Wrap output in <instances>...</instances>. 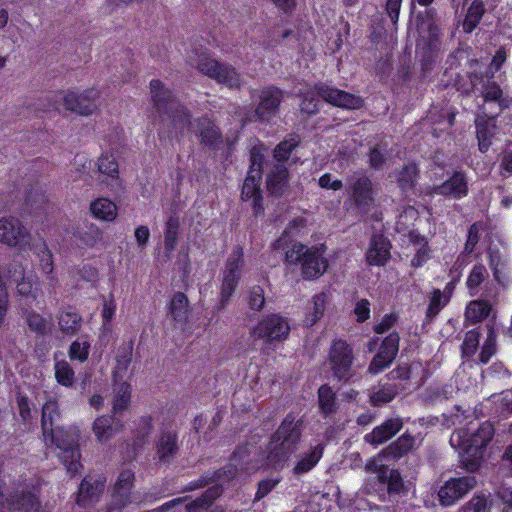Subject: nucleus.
Returning <instances> with one entry per match:
<instances>
[{"mask_svg": "<svg viewBox=\"0 0 512 512\" xmlns=\"http://www.w3.org/2000/svg\"><path fill=\"white\" fill-rule=\"evenodd\" d=\"M153 106L159 113L163 122L181 134L193 132L201 139L203 145L214 147L220 141L218 128L206 117L200 118L196 123L190 120L188 110L172 98L161 81L150 82Z\"/></svg>", "mask_w": 512, "mask_h": 512, "instance_id": "1", "label": "nucleus"}, {"mask_svg": "<svg viewBox=\"0 0 512 512\" xmlns=\"http://www.w3.org/2000/svg\"><path fill=\"white\" fill-rule=\"evenodd\" d=\"M59 419L60 412L57 402L53 399L46 400L42 408L41 419L44 439L46 443L50 441L52 445H55L59 460L71 475H75L82 467L78 449L80 432L77 428L67 430L61 428L58 426Z\"/></svg>", "mask_w": 512, "mask_h": 512, "instance_id": "2", "label": "nucleus"}, {"mask_svg": "<svg viewBox=\"0 0 512 512\" xmlns=\"http://www.w3.org/2000/svg\"><path fill=\"white\" fill-rule=\"evenodd\" d=\"M302 436V422L288 414L274 432L268 445L265 468H281L296 451Z\"/></svg>", "mask_w": 512, "mask_h": 512, "instance_id": "3", "label": "nucleus"}, {"mask_svg": "<svg viewBox=\"0 0 512 512\" xmlns=\"http://www.w3.org/2000/svg\"><path fill=\"white\" fill-rule=\"evenodd\" d=\"M493 435L494 428L490 422L482 423L476 430H471V433L458 430L451 435L450 443L462 450L461 463L467 471L474 472L479 469L484 449Z\"/></svg>", "mask_w": 512, "mask_h": 512, "instance_id": "4", "label": "nucleus"}, {"mask_svg": "<svg viewBox=\"0 0 512 512\" xmlns=\"http://www.w3.org/2000/svg\"><path fill=\"white\" fill-rule=\"evenodd\" d=\"M302 97L301 110L307 114H314L318 111V98L346 109H359L362 106V99L360 97L325 86L308 88L302 93Z\"/></svg>", "mask_w": 512, "mask_h": 512, "instance_id": "5", "label": "nucleus"}, {"mask_svg": "<svg viewBox=\"0 0 512 512\" xmlns=\"http://www.w3.org/2000/svg\"><path fill=\"white\" fill-rule=\"evenodd\" d=\"M286 261L289 264H301L302 275L306 279L320 277L328 266L319 248L307 247L301 243H294L291 246L286 252Z\"/></svg>", "mask_w": 512, "mask_h": 512, "instance_id": "6", "label": "nucleus"}, {"mask_svg": "<svg viewBox=\"0 0 512 512\" xmlns=\"http://www.w3.org/2000/svg\"><path fill=\"white\" fill-rule=\"evenodd\" d=\"M190 64L202 74L216 80L218 83L230 88L239 87L241 84L240 74L230 65L220 64L217 60L206 54L199 55L197 61L190 58Z\"/></svg>", "mask_w": 512, "mask_h": 512, "instance_id": "7", "label": "nucleus"}, {"mask_svg": "<svg viewBox=\"0 0 512 512\" xmlns=\"http://www.w3.org/2000/svg\"><path fill=\"white\" fill-rule=\"evenodd\" d=\"M289 333L288 320L279 314L264 317L250 330V335L254 339L264 340L268 343L283 342Z\"/></svg>", "mask_w": 512, "mask_h": 512, "instance_id": "8", "label": "nucleus"}, {"mask_svg": "<svg viewBox=\"0 0 512 512\" xmlns=\"http://www.w3.org/2000/svg\"><path fill=\"white\" fill-rule=\"evenodd\" d=\"M0 243L24 251L31 248L32 235L19 219L3 217L0 219Z\"/></svg>", "mask_w": 512, "mask_h": 512, "instance_id": "9", "label": "nucleus"}, {"mask_svg": "<svg viewBox=\"0 0 512 512\" xmlns=\"http://www.w3.org/2000/svg\"><path fill=\"white\" fill-rule=\"evenodd\" d=\"M135 480L134 472L131 469L122 470L115 483L112 507L109 512L123 509L129 506H137L141 501L139 492L131 491Z\"/></svg>", "mask_w": 512, "mask_h": 512, "instance_id": "10", "label": "nucleus"}, {"mask_svg": "<svg viewBox=\"0 0 512 512\" xmlns=\"http://www.w3.org/2000/svg\"><path fill=\"white\" fill-rule=\"evenodd\" d=\"M24 510L25 512H41V504L32 491L24 488L6 496L3 492V483L0 481V512Z\"/></svg>", "mask_w": 512, "mask_h": 512, "instance_id": "11", "label": "nucleus"}, {"mask_svg": "<svg viewBox=\"0 0 512 512\" xmlns=\"http://www.w3.org/2000/svg\"><path fill=\"white\" fill-rule=\"evenodd\" d=\"M474 476H462L448 479L438 490L439 502L443 506H452L465 497L475 486Z\"/></svg>", "mask_w": 512, "mask_h": 512, "instance_id": "12", "label": "nucleus"}, {"mask_svg": "<svg viewBox=\"0 0 512 512\" xmlns=\"http://www.w3.org/2000/svg\"><path fill=\"white\" fill-rule=\"evenodd\" d=\"M262 158V155L256 151L255 148L251 151V166L242 188V199L252 201V205L255 208L259 207L261 203L260 182Z\"/></svg>", "mask_w": 512, "mask_h": 512, "instance_id": "13", "label": "nucleus"}, {"mask_svg": "<svg viewBox=\"0 0 512 512\" xmlns=\"http://www.w3.org/2000/svg\"><path fill=\"white\" fill-rule=\"evenodd\" d=\"M242 267L243 250L241 248H237L229 256L223 271V280L221 285L222 301H228L233 295L241 278Z\"/></svg>", "mask_w": 512, "mask_h": 512, "instance_id": "14", "label": "nucleus"}, {"mask_svg": "<svg viewBox=\"0 0 512 512\" xmlns=\"http://www.w3.org/2000/svg\"><path fill=\"white\" fill-rule=\"evenodd\" d=\"M98 98L99 92L93 89L81 93L67 91L63 96V104L67 110L88 116L96 111Z\"/></svg>", "mask_w": 512, "mask_h": 512, "instance_id": "15", "label": "nucleus"}, {"mask_svg": "<svg viewBox=\"0 0 512 512\" xmlns=\"http://www.w3.org/2000/svg\"><path fill=\"white\" fill-rule=\"evenodd\" d=\"M352 349L342 340L335 341L329 352V365L338 379L346 378L352 365Z\"/></svg>", "mask_w": 512, "mask_h": 512, "instance_id": "16", "label": "nucleus"}, {"mask_svg": "<svg viewBox=\"0 0 512 512\" xmlns=\"http://www.w3.org/2000/svg\"><path fill=\"white\" fill-rule=\"evenodd\" d=\"M468 191L466 176L461 172H455L442 184L430 186L426 189V193L430 196L441 195L454 199H461L467 196Z\"/></svg>", "mask_w": 512, "mask_h": 512, "instance_id": "17", "label": "nucleus"}, {"mask_svg": "<svg viewBox=\"0 0 512 512\" xmlns=\"http://www.w3.org/2000/svg\"><path fill=\"white\" fill-rule=\"evenodd\" d=\"M351 197L361 210H368L374 203V192L371 180L362 174L350 179Z\"/></svg>", "mask_w": 512, "mask_h": 512, "instance_id": "18", "label": "nucleus"}, {"mask_svg": "<svg viewBox=\"0 0 512 512\" xmlns=\"http://www.w3.org/2000/svg\"><path fill=\"white\" fill-rule=\"evenodd\" d=\"M476 136L481 152H487L492 145V138L497 134L496 118L486 114L478 115L475 119Z\"/></svg>", "mask_w": 512, "mask_h": 512, "instance_id": "19", "label": "nucleus"}, {"mask_svg": "<svg viewBox=\"0 0 512 512\" xmlns=\"http://www.w3.org/2000/svg\"><path fill=\"white\" fill-rule=\"evenodd\" d=\"M259 99L255 111L256 116L260 120H268L276 113L282 99V93L273 87L266 88L261 91Z\"/></svg>", "mask_w": 512, "mask_h": 512, "instance_id": "20", "label": "nucleus"}, {"mask_svg": "<svg viewBox=\"0 0 512 512\" xmlns=\"http://www.w3.org/2000/svg\"><path fill=\"white\" fill-rule=\"evenodd\" d=\"M403 426L400 418H391L386 420L380 426H377L369 434H366L364 439L372 445H380L391 439Z\"/></svg>", "mask_w": 512, "mask_h": 512, "instance_id": "21", "label": "nucleus"}, {"mask_svg": "<svg viewBox=\"0 0 512 512\" xmlns=\"http://www.w3.org/2000/svg\"><path fill=\"white\" fill-rule=\"evenodd\" d=\"M390 243L382 235H374L366 252V259L370 265L382 266L390 258Z\"/></svg>", "mask_w": 512, "mask_h": 512, "instance_id": "22", "label": "nucleus"}, {"mask_svg": "<svg viewBox=\"0 0 512 512\" xmlns=\"http://www.w3.org/2000/svg\"><path fill=\"white\" fill-rule=\"evenodd\" d=\"M123 425L113 417L100 416L95 419L92 430L100 443H105L122 429Z\"/></svg>", "mask_w": 512, "mask_h": 512, "instance_id": "23", "label": "nucleus"}, {"mask_svg": "<svg viewBox=\"0 0 512 512\" xmlns=\"http://www.w3.org/2000/svg\"><path fill=\"white\" fill-rule=\"evenodd\" d=\"M30 249H33L38 261L39 269L42 273L46 275L48 279L54 280L53 254L46 242L40 241L39 243H35L33 246L31 245Z\"/></svg>", "mask_w": 512, "mask_h": 512, "instance_id": "24", "label": "nucleus"}, {"mask_svg": "<svg viewBox=\"0 0 512 512\" xmlns=\"http://www.w3.org/2000/svg\"><path fill=\"white\" fill-rule=\"evenodd\" d=\"M327 304L325 293H319L312 297L307 303L304 323L306 326H313L324 315Z\"/></svg>", "mask_w": 512, "mask_h": 512, "instance_id": "25", "label": "nucleus"}, {"mask_svg": "<svg viewBox=\"0 0 512 512\" xmlns=\"http://www.w3.org/2000/svg\"><path fill=\"white\" fill-rule=\"evenodd\" d=\"M176 434L164 432L161 434L157 444V456L160 462L169 463L171 458L177 453Z\"/></svg>", "mask_w": 512, "mask_h": 512, "instance_id": "26", "label": "nucleus"}, {"mask_svg": "<svg viewBox=\"0 0 512 512\" xmlns=\"http://www.w3.org/2000/svg\"><path fill=\"white\" fill-rule=\"evenodd\" d=\"M288 183V172L284 164H277L267 178L268 190L275 195L282 194Z\"/></svg>", "mask_w": 512, "mask_h": 512, "instance_id": "27", "label": "nucleus"}, {"mask_svg": "<svg viewBox=\"0 0 512 512\" xmlns=\"http://www.w3.org/2000/svg\"><path fill=\"white\" fill-rule=\"evenodd\" d=\"M93 216L102 221H113L117 216L116 205L107 198H98L90 204Z\"/></svg>", "mask_w": 512, "mask_h": 512, "instance_id": "28", "label": "nucleus"}, {"mask_svg": "<svg viewBox=\"0 0 512 512\" xmlns=\"http://www.w3.org/2000/svg\"><path fill=\"white\" fill-rule=\"evenodd\" d=\"M79 243L85 247L93 248L102 240V231L94 224H84L74 233Z\"/></svg>", "mask_w": 512, "mask_h": 512, "instance_id": "29", "label": "nucleus"}, {"mask_svg": "<svg viewBox=\"0 0 512 512\" xmlns=\"http://www.w3.org/2000/svg\"><path fill=\"white\" fill-rule=\"evenodd\" d=\"M102 490L103 484L101 482L96 481L91 484L87 479H84L79 487L77 503L83 507L88 506L99 497Z\"/></svg>", "mask_w": 512, "mask_h": 512, "instance_id": "30", "label": "nucleus"}, {"mask_svg": "<svg viewBox=\"0 0 512 512\" xmlns=\"http://www.w3.org/2000/svg\"><path fill=\"white\" fill-rule=\"evenodd\" d=\"M323 455V446L318 444L310 452L305 453L298 460L293 468L294 474H304L310 471L320 461Z\"/></svg>", "mask_w": 512, "mask_h": 512, "instance_id": "31", "label": "nucleus"}, {"mask_svg": "<svg viewBox=\"0 0 512 512\" xmlns=\"http://www.w3.org/2000/svg\"><path fill=\"white\" fill-rule=\"evenodd\" d=\"M185 294L177 292L173 295L169 311L174 321L184 323L188 319L189 305Z\"/></svg>", "mask_w": 512, "mask_h": 512, "instance_id": "32", "label": "nucleus"}, {"mask_svg": "<svg viewBox=\"0 0 512 512\" xmlns=\"http://www.w3.org/2000/svg\"><path fill=\"white\" fill-rule=\"evenodd\" d=\"M414 444L415 439L412 436L403 434L396 442L383 449V454L388 455L391 460H396L409 452Z\"/></svg>", "mask_w": 512, "mask_h": 512, "instance_id": "33", "label": "nucleus"}, {"mask_svg": "<svg viewBox=\"0 0 512 512\" xmlns=\"http://www.w3.org/2000/svg\"><path fill=\"white\" fill-rule=\"evenodd\" d=\"M485 8L481 0H474L468 8L466 17L462 23L465 33H471L479 24L484 15Z\"/></svg>", "mask_w": 512, "mask_h": 512, "instance_id": "34", "label": "nucleus"}, {"mask_svg": "<svg viewBox=\"0 0 512 512\" xmlns=\"http://www.w3.org/2000/svg\"><path fill=\"white\" fill-rule=\"evenodd\" d=\"M82 324V317L73 311H64L60 313L58 318V325L62 333L66 335L76 334Z\"/></svg>", "mask_w": 512, "mask_h": 512, "instance_id": "35", "label": "nucleus"}, {"mask_svg": "<svg viewBox=\"0 0 512 512\" xmlns=\"http://www.w3.org/2000/svg\"><path fill=\"white\" fill-rule=\"evenodd\" d=\"M131 400V385L122 382L116 389L115 396L113 398L112 413L116 417L124 410H126Z\"/></svg>", "mask_w": 512, "mask_h": 512, "instance_id": "36", "label": "nucleus"}, {"mask_svg": "<svg viewBox=\"0 0 512 512\" xmlns=\"http://www.w3.org/2000/svg\"><path fill=\"white\" fill-rule=\"evenodd\" d=\"M491 307L486 301H471L465 310V318L472 324L484 320L490 313Z\"/></svg>", "mask_w": 512, "mask_h": 512, "instance_id": "37", "label": "nucleus"}, {"mask_svg": "<svg viewBox=\"0 0 512 512\" xmlns=\"http://www.w3.org/2000/svg\"><path fill=\"white\" fill-rule=\"evenodd\" d=\"M179 234V220L175 216H170L166 222L164 232V248L169 256L177 246V238Z\"/></svg>", "mask_w": 512, "mask_h": 512, "instance_id": "38", "label": "nucleus"}, {"mask_svg": "<svg viewBox=\"0 0 512 512\" xmlns=\"http://www.w3.org/2000/svg\"><path fill=\"white\" fill-rule=\"evenodd\" d=\"M397 394V389L392 384L375 387L370 395L371 403L375 406L390 402Z\"/></svg>", "mask_w": 512, "mask_h": 512, "instance_id": "39", "label": "nucleus"}, {"mask_svg": "<svg viewBox=\"0 0 512 512\" xmlns=\"http://www.w3.org/2000/svg\"><path fill=\"white\" fill-rule=\"evenodd\" d=\"M98 171L106 175L111 179V183L109 185L113 186V182H116L118 179V164L112 155H103L98 159Z\"/></svg>", "mask_w": 512, "mask_h": 512, "instance_id": "40", "label": "nucleus"}, {"mask_svg": "<svg viewBox=\"0 0 512 512\" xmlns=\"http://www.w3.org/2000/svg\"><path fill=\"white\" fill-rule=\"evenodd\" d=\"M450 296L445 295L441 290L436 289L432 292L429 305L426 311V317L432 320L449 302Z\"/></svg>", "mask_w": 512, "mask_h": 512, "instance_id": "41", "label": "nucleus"}, {"mask_svg": "<svg viewBox=\"0 0 512 512\" xmlns=\"http://www.w3.org/2000/svg\"><path fill=\"white\" fill-rule=\"evenodd\" d=\"M55 378L59 384L70 387L74 383V371L70 364L65 361H57L54 365Z\"/></svg>", "mask_w": 512, "mask_h": 512, "instance_id": "42", "label": "nucleus"}, {"mask_svg": "<svg viewBox=\"0 0 512 512\" xmlns=\"http://www.w3.org/2000/svg\"><path fill=\"white\" fill-rule=\"evenodd\" d=\"M487 275L488 273L484 265L477 264L473 266L466 281L470 295H475L477 293L479 285L484 281Z\"/></svg>", "mask_w": 512, "mask_h": 512, "instance_id": "43", "label": "nucleus"}, {"mask_svg": "<svg viewBox=\"0 0 512 512\" xmlns=\"http://www.w3.org/2000/svg\"><path fill=\"white\" fill-rule=\"evenodd\" d=\"M319 406L324 414H330L335 410V394L332 389L323 385L318 390Z\"/></svg>", "mask_w": 512, "mask_h": 512, "instance_id": "44", "label": "nucleus"}, {"mask_svg": "<svg viewBox=\"0 0 512 512\" xmlns=\"http://www.w3.org/2000/svg\"><path fill=\"white\" fill-rule=\"evenodd\" d=\"M381 483L387 484V490L389 493H399L403 487V481L398 471L394 469H388L381 473Z\"/></svg>", "mask_w": 512, "mask_h": 512, "instance_id": "45", "label": "nucleus"}, {"mask_svg": "<svg viewBox=\"0 0 512 512\" xmlns=\"http://www.w3.org/2000/svg\"><path fill=\"white\" fill-rule=\"evenodd\" d=\"M247 303L252 310L260 311L263 309L265 304L264 289L259 285L252 286L247 292Z\"/></svg>", "mask_w": 512, "mask_h": 512, "instance_id": "46", "label": "nucleus"}, {"mask_svg": "<svg viewBox=\"0 0 512 512\" xmlns=\"http://www.w3.org/2000/svg\"><path fill=\"white\" fill-rule=\"evenodd\" d=\"M499 171L501 176L507 177L512 175V141L505 144L499 156Z\"/></svg>", "mask_w": 512, "mask_h": 512, "instance_id": "47", "label": "nucleus"}, {"mask_svg": "<svg viewBox=\"0 0 512 512\" xmlns=\"http://www.w3.org/2000/svg\"><path fill=\"white\" fill-rule=\"evenodd\" d=\"M496 352V334L491 326H488L487 338L480 352V361L487 363Z\"/></svg>", "mask_w": 512, "mask_h": 512, "instance_id": "48", "label": "nucleus"}, {"mask_svg": "<svg viewBox=\"0 0 512 512\" xmlns=\"http://www.w3.org/2000/svg\"><path fill=\"white\" fill-rule=\"evenodd\" d=\"M90 350V344L87 341L76 340L72 342L69 348V357L72 360L84 362L87 360Z\"/></svg>", "mask_w": 512, "mask_h": 512, "instance_id": "49", "label": "nucleus"}, {"mask_svg": "<svg viewBox=\"0 0 512 512\" xmlns=\"http://www.w3.org/2000/svg\"><path fill=\"white\" fill-rule=\"evenodd\" d=\"M243 456H244V452L243 451L236 452L233 455L229 465L224 468L222 474L218 475V478H221L222 475H226L227 474V478L231 479V478H233V477H235L237 475L239 470H249L248 467H244L243 466V463H242Z\"/></svg>", "mask_w": 512, "mask_h": 512, "instance_id": "50", "label": "nucleus"}, {"mask_svg": "<svg viewBox=\"0 0 512 512\" xmlns=\"http://www.w3.org/2000/svg\"><path fill=\"white\" fill-rule=\"evenodd\" d=\"M480 334L476 330H470L465 334L462 344V352L466 357L474 355L479 345Z\"/></svg>", "mask_w": 512, "mask_h": 512, "instance_id": "51", "label": "nucleus"}, {"mask_svg": "<svg viewBox=\"0 0 512 512\" xmlns=\"http://www.w3.org/2000/svg\"><path fill=\"white\" fill-rule=\"evenodd\" d=\"M384 459H390V458L388 457V455H384L383 454V450H382L378 455H376L373 458H370L367 461V463L365 465L366 471L372 472V473H376L378 479L380 480L381 479V473L384 472V471H387L389 469L384 464V462H383Z\"/></svg>", "mask_w": 512, "mask_h": 512, "instance_id": "52", "label": "nucleus"}, {"mask_svg": "<svg viewBox=\"0 0 512 512\" xmlns=\"http://www.w3.org/2000/svg\"><path fill=\"white\" fill-rule=\"evenodd\" d=\"M298 142L295 139H289L282 141L274 150V158L279 164H283L286 161L292 150L297 146Z\"/></svg>", "mask_w": 512, "mask_h": 512, "instance_id": "53", "label": "nucleus"}, {"mask_svg": "<svg viewBox=\"0 0 512 512\" xmlns=\"http://www.w3.org/2000/svg\"><path fill=\"white\" fill-rule=\"evenodd\" d=\"M417 176V169L415 165H408L403 168L399 173L398 182L403 190L413 186Z\"/></svg>", "mask_w": 512, "mask_h": 512, "instance_id": "54", "label": "nucleus"}, {"mask_svg": "<svg viewBox=\"0 0 512 512\" xmlns=\"http://www.w3.org/2000/svg\"><path fill=\"white\" fill-rule=\"evenodd\" d=\"M502 90L495 83H489L484 86L482 90L483 98L486 102L495 101L498 102L499 108L503 107Z\"/></svg>", "mask_w": 512, "mask_h": 512, "instance_id": "55", "label": "nucleus"}, {"mask_svg": "<svg viewBox=\"0 0 512 512\" xmlns=\"http://www.w3.org/2000/svg\"><path fill=\"white\" fill-rule=\"evenodd\" d=\"M398 349H399V336L397 333H391L384 339L379 351L388 355V358L392 357L394 359L398 353Z\"/></svg>", "mask_w": 512, "mask_h": 512, "instance_id": "56", "label": "nucleus"}, {"mask_svg": "<svg viewBox=\"0 0 512 512\" xmlns=\"http://www.w3.org/2000/svg\"><path fill=\"white\" fill-rule=\"evenodd\" d=\"M26 323L31 331L43 334L47 328V321L38 313L29 312L26 316Z\"/></svg>", "mask_w": 512, "mask_h": 512, "instance_id": "57", "label": "nucleus"}, {"mask_svg": "<svg viewBox=\"0 0 512 512\" xmlns=\"http://www.w3.org/2000/svg\"><path fill=\"white\" fill-rule=\"evenodd\" d=\"M393 360L394 359L392 357L388 358V355L379 351L370 363L369 372L372 374H378L388 367Z\"/></svg>", "mask_w": 512, "mask_h": 512, "instance_id": "58", "label": "nucleus"}, {"mask_svg": "<svg viewBox=\"0 0 512 512\" xmlns=\"http://www.w3.org/2000/svg\"><path fill=\"white\" fill-rule=\"evenodd\" d=\"M38 283L34 275L22 276L21 281L17 282V291L21 295H31Z\"/></svg>", "mask_w": 512, "mask_h": 512, "instance_id": "59", "label": "nucleus"}, {"mask_svg": "<svg viewBox=\"0 0 512 512\" xmlns=\"http://www.w3.org/2000/svg\"><path fill=\"white\" fill-rule=\"evenodd\" d=\"M461 512H487V501L484 497H473L463 506Z\"/></svg>", "mask_w": 512, "mask_h": 512, "instance_id": "60", "label": "nucleus"}, {"mask_svg": "<svg viewBox=\"0 0 512 512\" xmlns=\"http://www.w3.org/2000/svg\"><path fill=\"white\" fill-rule=\"evenodd\" d=\"M131 363V352H126L122 356L117 357V365L115 368V378L119 377L120 379L124 377L127 373L129 365Z\"/></svg>", "mask_w": 512, "mask_h": 512, "instance_id": "61", "label": "nucleus"}, {"mask_svg": "<svg viewBox=\"0 0 512 512\" xmlns=\"http://www.w3.org/2000/svg\"><path fill=\"white\" fill-rule=\"evenodd\" d=\"M498 494L505 504L504 512H512V484L504 483L500 487Z\"/></svg>", "mask_w": 512, "mask_h": 512, "instance_id": "62", "label": "nucleus"}, {"mask_svg": "<svg viewBox=\"0 0 512 512\" xmlns=\"http://www.w3.org/2000/svg\"><path fill=\"white\" fill-rule=\"evenodd\" d=\"M498 494L505 504L504 512H512V484L504 483L500 487Z\"/></svg>", "mask_w": 512, "mask_h": 512, "instance_id": "63", "label": "nucleus"}, {"mask_svg": "<svg viewBox=\"0 0 512 512\" xmlns=\"http://www.w3.org/2000/svg\"><path fill=\"white\" fill-rule=\"evenodd\" d=\"M354 312L358 322H363L370 317V303L366 299H361L356 303Z\"/></svg>", "mask_w": 512, "mask_h": 512, "instance_id": "64", "label": "nucleus"}]
</instances>
